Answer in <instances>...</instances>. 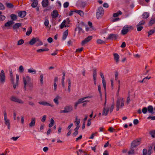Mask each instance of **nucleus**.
<instances>
[{
  "instance_id": "60",
  "label": "nucleus",
  "mask_w": 155,
  "mask_h": 155,
  "mask_svg": "<svg viewBox=\"0 0 155 155\" xmlns=\"http://www.w3.org/2000/svg\"><path fill=\"white\" fill-rule=\"evenodd\" d=\"M5 120V124L6 125V124H8L10 123V120L9 119H4Z\"/></svg>"
},
{
  "instance_id": "63",
  "label": "nucleus",
  "mask_w": 155,
  "mask_h": 155,
  "mask_svg": "<svg viewBox=\"0 0 155 155\" xmlns=\"http://www.w3.org/2000/svg\"><path fill=\"white\" fill-rule=\"evenodd\" d=\"M145 23V22L144 21H141L139 23L138 25L141 26V25H144Z\"/></svg>"
},
{
  "instance_id": "52",
  "label": "nucleus",
  "mask_w": 155,
  "mask_h": 155,
  "mask_svg": "<svg viewBox=\"0 0 155 155\" xmlns=\"http://www.w3.org/2000/svg\"><path fill=\"white\" fill-rule=\"evenodd\" d=\"M102 83L103 84V87L105 91L106 90V82L105 80H104L102 81Z\"/></svg>"
},
{
  "instance_id": "58",
  "label": "nucleus",
  "mask_w": 155,
  "mask_h": 155,
  "mask_svg": "<svg viewBox=\"0 0 155 155\" xmlns=\"http://www.w3.org/2000/svg\"><path fill=\"white\" fill-rule=\"evenodd\" d=\"M19 137H12L11 138V139L14 141H16Z\"/></svg>"
},
{
  "instance_id": "37",
  "label": "nucleus",
  "mask_w": 155,
  "mask_h": 155,
  "mask_svg": "<svg viewBox=\"0 0 155 155\" xmlns=\"http://www.w3.org/2000/svg\"><path fill=\"white\" fill-rule=\"evenodd\" d=\"M11 18L12 21L15 20L17 19V16L14 14L11 15Z\"/></svg>"
},
{
  "instance_id": "36",
  "label": "nucleus",
  "mask_w": 155,
  "mask_h": 155,
  "mask_svg": "<svg viewBox=\"0 0 155 155\" xmlns=\"http://www.w3.org/2000/svg\"><path fill=\"white\" fill-rule=\"evenodd\" d=\"M28 87H29L30 90H32L33 87V83L31 82L30 83L27 84Z\"/></svg>"
},
{
  "instance_id": "33",
  "label": "nucleus",
  "mask_w": 155,
  "mask_h": 155,
  "mask_svg": "<svg viewBox=\"0 0 155 155\" xmlns=\"http://www.w3.org/2000/svg\"><path fill=\"white\" fill-rule=\"evenodd\" d=\"M2 12H0V21H3L6 18L5 16L2 15Z\"/></svg>"
},
{
  "instance_id": "46",
  "label": "nucleus",
  "mask_w": 155,
  "mask_h": 155,
  "mask_svg": "<svg viewBox=\"0 0 155 155\" xmlns=\"http://www.w3.org/2000/svg\"><path fill=\"white\" fill-rule=\"evenodd\" d=\"M130 101V95H128L126 101V103L128 104Z\"/></svg>"
},
{
  "instance_id": "5",
  "label": "nucleus",
  "mask_w": 155,
  "mask_h": 155,
  "mask_svg": "<svg viewBox=\"0 0 155 155\" xmlns=\"http://www.w3.org/2000/svg\"><path fill=\"white\" fill-rule=\"evenodd\" d=\"M10 100L12 101L17 103L19 104H23L24 103V102L21 99L15 96H12L11 97Z\"/></svg>"
},
{
  "instance_id": "59",
  "label": "nucleus",
  "mask_w": 155,
  "mask_h": 155,
  "mask_svg": "<svg viewBox=\"0 0 155 155\" xmlns=\"http://www.w3.org/2000/svg\"><path fill=\"white\" fill-rule=\"evenodd\" d=\"M5 8V7L0 2V10H4Z\"/></svg>"
},
{
  "instance_id": "6",
  "label": "nucleus",
  "mask_w": 155,
  "mask_h": 155,
  "mask_svg": "<svg viewBox=\"0 0 155 155\" xmlns=\"http://www.w3.org/2000/svg\"><path fill=\"white\" fill-rule=\"evenodd\" d=\"M5 81V77L4 71L2 70L0 74V84L2 85Z\"/></svg>"
},
{
  "instance_id": "23",
  "label": "nucleus",
  "mask_w": 155,
  "mask_h": 155,
  "mask_svg": "<svg viewBox=\"0 0 155 155\" xmlns=\"http://www.w3.org/2000/svg\"><path fill=\"white\" fill-rule=\"evenodd\" d=\"M147 110L148 112L149 113L153 114V106L151 105H149L148 106Z\"/></svg>"
},
{
  "instance_id": "13",
  "label": "nucleus",
  "mask_w": 155,
  "mask_h": 155,
  "mask_svg": "<svg viewBox=\"0 0 155 155\" xmlns=\"http://www.w3.org/2000/svg\"><path fill=\"white\" fill-rule=\"evenodd\" d=\"M21 26V24L20 23H17L15 24L12 27L13 30L17 32L18 30Z\"/></svg>"
},
{
  "instance_id": "16",
  "label": "nucleus",
  "mask_w": 155,
  "mask_h": 155,
  "mask_svg": "<svg viewBox=\"0 0 155 155\" xmlns=\"http://www.w3.org/2000/svg\"><path fill=\"white\" fill-rule=\"evenodd\" d=\"M38 103L40 105H42L44 106H50L51 107H54V105L53 104H50L48 102L45 101L39 102H38Z\"/></svg>"
},
{
  "instance_id": "7",
  "label": "nucleus",
  "mask_w": 155,
  "mask_h": 155,
  "mask_svg": "<svg viewBox=\"0 0 155 155\" xmlns=\"http://www.w3.org/2000/svg\"><path fill=\"white\" fill-rule=\"evenodd\" d=\"M84 25L83 23H81L79 24L76 27L75 29V31H78V34L79 35L81 34V33H83L84 32L83 29H82V27Z\"/></svg>"
},
{
  "instance_id": "61",
  "label": "nucleus",
  "mask_w": 155,
  "mask_h": 155,
  "mask_svg": "<svg viewBox=\"0 0 155 155\" xmlns=\"http://www.w3.org/2000/svg\"><path fill=\"white\" fill-rule=\"evenodd\" d=\"M78 134V131H75V132L73 133L72 135L73 136V137H75Z\"/></svg>"
},
{
  "instance_id": "51",
  "label": "nucleus",
  "mask_w": 155,
  "mask_h": 155,
  "mask_svg": "<svg viewBox=\"0 0 155 155\" xmlns=\"http://www.w3.org/2000/svg\"><path fill=\"white\" fill-rule=\"evenodd\" d=\"M147 150L146 149H144L143 150V155H147Z\"/></svg>"
},
{
  "instance_id": "1",
  "label": "nucleus",
  "mask_w": 155,
  "mask_h": 155,
  "mask_svg": "<svg viewBox=\"0 0 155 155\" xmlns=\"http://www.w3.org/2000/svg\"><path fill=\"white\" fill-rule=\"evenodd\" d=\"M104 13V10L102 7H99L97 11L96 17L97 19L101 18L103 16Z\"/></svg>"
},
{
  "instance_id": "57",
  "label": "nucleus",
  "mask_w": 155,
  "mask_h": 155,
  "mask_svg": "<svg viewBox=\"0 0 155 155\" xmlns=\"http://www.w3.org/2000/svg\"><path fill=\"white\" fill-rule=\"evenodd\" d=\"M46 115H44L41 120V121L43 122H44L46 120Z\"/></svg>"
},
{
  "instance_id": "25",
  "label": "nucleus",
  "mask_w": 155,
  "mask_h": 155,
  "mask_svg": "<svg viewBox=\"0 0 155 155\" xmlns=\"http://www.w3.org/2000/svg\"><path fill=\"white\" fill-rule=\"evenodd\" d=\"M33 2L32 3L31 6L33 8L36 7L38 4V2L37 0H31Z\"/></svg>"
},
{
  "instance_id": "40",
  "label": "nucleus",
  "mask_w": 155,
  "mask_h": 155,
  "mask_svg": "<svg viewBox=\"0 0 155 155\" xmlns=\"http://www.w3.org/2000/svg\"><path fill=\"white\" fill-rule=\"evenodd\" d=\"M142 111L143 114H146L148 111L147 108L146 107H143L142 108Z\"/></svg>"
},
{
  "instance_id": "22",
  "label": "nucleus",
  "mask_w": 155,
  "mask_h": 155,
  "mask_svg": "<svg viewBox=\"0 0 155 155\" xmlns=\"http://www.w3.org/2000/svg\"><path fill=\"white\" fill-rule=\"evenodd\" d=\"M48 5V0H43L42 2V5L43 7H46Z\"/></svg>"
},
{
  "instance_id": "38",
  "label": "nucleus",
  "mask_w": 155,
  "mask_h": 155,
  "mask_svg": "<svg viewBox=\"0 0 155 155\" xmlns=\"http://www.w3.org/2000/svg\"><path fill=\"white\" fill-rule=\"evenodd\" d=\"M49 50V49L48 48L46 49H38L37 50V52L38 53H41L43 51H48Z\"/></svg>"
},
{
  "instance_id": "48",
  "label": "nucleus",
  "mask_w": 155,
  "mask_h": 155,
  "mask_svg": "<svg viewBox=\"0 0 155 155\" xmlns=\"http://www.w3.org/2000/svg\"><path fill=\"white\" fill-rule=\"evenodd\" d=\"M129 155H133L134 154V150L133 149H131L128 152Z\"/></svg>"
},
{
  "instance_id": "8",
  "label": "nucleus",
  "mask_w": 155,
  "mask_h": 155,
  "mask_svg": "<svg viewBox=\"0 0 155 155\" xmlns=\"http://www.w3.org/2000/svg\"><path fill=\"white\" fill-rule=\"evenodd\" d=\"M92 96H88L84 97H83L79 99L78 100V101L79 103L80 104L84 103V102H89V101L87 100H84L85 99L87 98H92Z\"/></svg>"
},
{
  "instance_id": "45",
  "label": "nucleus",
  "mask_w": 155,
  "mask_h": 155,
  "mask_svg": "<svg viewBox=\"0 0 155 155\" xmlns=\"http://www.w3.org/2000/svg\"><path fill=\"white\" fill-rule=\"evenodd\" d=\"M43 76L42 74L40 75V81L41 84H43Z\"/></svg>"
},
{
  "instance_id": "4",
  "label": "nucleus",
  "mask_w": 155,
  "mask_h": 155,
  "mask_svg": "<svg viewBox=\"0 0 155 155\" xmlns=\"http://www.w3.org/2000/svg\"><path fill=\"white\" fill-rule=\"evenodd\" d=\"M106 95H105V100L104 104V106L103 107L102 112V115L104 116H107L108 115L109 111V108L106 106Z\"/></svg>"
},
{
  "instance_id": "18",
  "label": "nucleus",
  "mask_w": 155,
  "mask_h": 155,
  "mask_svg": "<svg viewBox=\"0 0 155 155\" xmlns=\"http://www.w3.org/2000/svg\"><path fill=\"white\" fill-rule=\"evenodd\" d=\"M114 60L116 63H118L119 61V55L117 53L114 54Z\"/></svg>"
},
{
  "instance_id": "31",
  "label": "nucleus",
  "mask_w": 155,
  "mask_h": 155,
  "mask_svg": "<svg viewBox=\"0 0 155 155\" xmlns=\"http://www.w3.org/2000/svg\"><path fill=\"white\" fill-rule=\"evenodd\" d=\"M32 31V28L31 27H29L26 33V35L28 36L31 33Z\"/></svg>"
},
{
  "instance_id": "34",
  "label": "nucleus",
  "mask_w": 155,
  "mask_h": 155,
  "mask_svg": "<svg viewBox=\"0 0 155 155\" xmlns=\"http://www.w3.org/2000/svg\"><path fill=\"white\" fill-rule=\"evenodd\" d=\"M149 16V13L147 12H144L142 15V18H147Z\"/></svg>"
},
{
  "instance_id": "39",
  "label": "nucleus",
  "mask_w": 155,
  "mask_h": 155,
  "mask_svg": "<svg viewBox=\"0 0 155 155\" xmlns=\"http://www.w3.org/2000/svg\"><path fill=\"white\" fill-rule=\"evenodd\" d=\"M150 134L151 135L152 137L154 138L155 137V130L151 131L150 132Z\"/></svg>"
},
{
  "instance_id": "20",
  "label": "nucleus",
  "mask_w": 155,
  "mask_h": 155,
  "mask_svg": "<svg viewBox=\"0 0 155 155\" xmlns=\"http://www.w3.org/2000/svg\"><path fill=\"white\" fill-rule=\"evenodd\" d=\"M39 40L38 38H33L30 41L29 43L31 45H33L37 41H38Z\"/></svg>"
},
{
  "instance_id": "43",
  "label": "nucleus",
  "mask_w": 155,
  "mask_h": 155,
  "mask_svg": "<svg viewBox=\"0 0 155 155\" xmlns=\"http://www.w3.org/2000/svg\"><path fill=\"white\" fill-rule=\"evenodd\" d=\"M155 22V19H152L150 20L149 22V25H152L153 24H154Z\"/></svg>"
},
{
  "instance_id": "3",
  "label": "nucleus",
  "mask_w": 155,
  "mask_h": 155,
  "mask_svg": "<svg viewBox=\"0 0 155 155\" xmlns=\"http://www.w3.org/2000/svg\"><path fill=\"white\" fill-rule=\"evenodd\" d=\"M23 81L24 83V86L25 89H26L27 84L31 82L30 77L27 76L23 77Z\"/></svg>"
},
{
  "instance_id": "53",
  "label": "nucleus",
  "mask_w": 155,
  "mask_h": 155,
  "mask_svg": "<svg viewBox=\"0 0 155 155\" xmlns=\"http://www.w3.org/2000/svg\"><path fill=\"white\" fill-rule=\"evenodd\" d=\"M98 44H102L104 43V41L101 39H98L97 41Z\"/></svg>"
},
{
  "instance_id": "19",
  "label": "nucleus",
  "mask_w": 155,
  "mask_h": 155,
  "mask_svg": "<svg viewBox=\"0 0 155 155\" xmlns=\"http://www.w3.org/2000/svg\"><path fill=\"white\" fill-rule=\"evenodd\" d=\"M35 118H31V122L29 124V126L30 127H32L35 125Z\"/></svg>"
},
{
  "instance_id": "11",
  "label": "nucleus",
  "mask_w": 155,
  "mask_h": 155,
  "mask_svg": "<svg viewBox=\"0 0 155 155\" xmlns=\"http://www.w3.org/2000/svg\"><path fill=\"white\" fill-rule=\"evenodd\" d=\"M72 110V107L71 106H66L64 107V110H60V113H68L71 111Z\"/></svg>"
},
{
  "instance_id": "27",
  "label": "nucleus",
  "mask_w": 155,
  "mask_h": 155,
  "mask_svg": "<svg viewBox=\"0 0 155 155\" xmlns=\"http://www.w3.org/2000/svg\"><path fill=\"white\" fill-rule=\"evenodd\" d=\"M68 30H66L63 34L62 39L63 40H65L67 38V36L68 35Z\"/></svg>"
},
{
  "instance_id": "2",
  "label": "nucleus",
  "mask_w": 155,
  "mask_h": 155,
  "mask_svg": "<svg viewBox=\"0 0 155 155\" xmlns=\"http://www.w3.org/2000/svg\"><path fill=\"white\" fill-rule=\"evenodd\" d=\"M133 30V27L132 26L126 25H125L123 28L121 30V33L122 35H125L127 34L129 31V30Z\"/></svg>"
},
{
  "instance_id": "54",
  "label": "nucleus",
  "mask_w": 155,
  "mask_h": 155,
  "mask_svg": "<svg viewBox=\"0 0 155 155\" xmlns=\"http://www.w3.org/2000/svg\"><path fill=\"white\" fill-rule=\"evenodd\" d=\"M69 3L68 2H65L63 4V6L64 8H67L69 5Z\"/></svg>"
},
{
  "instance_id": "41",
  "label": "nucleus",
  "mask_w": 155,
  "mask_h": 155,
  "mask_svg": "<svg viewBox=\"0 0 155 155\" xmlns=\"http://www.w3.org/2000/svg\"><path fill=\"white\" fill-rule=\"evenodd\" d=\"M6 5L7 7L9 8H12L13 7V5L11 3H6Z\"/></svg>"
},
{
  "instance_id": "21",
  "label": "nucleus",
  "mask_w": 155,
  "mask_h": 155,
  "mask_svg": "<svg viewBox=\"0 0 155 155\" xmlns=\"http://www.w3.org/2000/svg\"><path fill=\"white\" fill-rule=\"evenodd\" d=\"M58 15V12L56 10H54L51 13V16L53 18L57 17Z\"/></svg>"
},
{
  "instance_id": "28",
  "label": "nucleus",
  "mask_w": 155,
  "mask_h": 155,
  "mask_svg": "<svg viewBox=\"0 0 155 155\" xmlns=\"http://www.w3.org/2000/svg\"><path fill=\"white\" fill-rule=\"evenodd\" d=\"M9 72L11 81L12 84H14V80L12 70H10L9 71Z\"/></svg>"
},
{
  "instance_id": "35",
  "label": "nucleus",
  "mask_w": 155,
  "mask_h": 155,
  "mask_svg": "<svg viewBox=\"0 0 155 155\" xmlns=\"http://www.w3.org/2000/svg\"><path fill=\"white\" fill-rule=\"evenodd\" d=\"M54 121L52 118H51L50 120V123L49 124V127H51L54 125Z\"/></svg>"
},
{
  "instance_id": "15",
  "label": "nucleus",
  "mask_w": 155,
  "mask_h": 155,
  "mask_svg": "<svg viewBox=\"0 0 155 155\" xmlns=\"http://www.w3.org/2000/svg\"><path fill=\"white\" fill-rule=\"evenodd\" d=\"M14 23V22L12 20L9 21L6 23L5 24L4 26L2 27V28H4L5 27L9 28Z\"/></svg>"
},
{
  "instance_id": "42",
  "label": "nucleus",
  "mask_w": 155,
  "mask_h": 155,
  "mask_svg": "<svg viewBox=\"0 0 155 155\" xmlns=\"http://www.w3.org/2000/svg\"><path fill=\"white\" fill-rule=\"evenodd\" d=\"M24 43V41L23 39H20L18 41L17 43V45H19L22 44Z\"/></svg>"
},
{
  "instance_id": "50",
  "label": "nucleus",
  "mask_w": 155,
  "mask_h": 155,
  "mask_svg": "<svg viewBox=\"0 0 155 155\" xmlns=\"http://www.w3.org/2000/svg\"><path fill=\"white\" fill-rule=\"evenodd\" d=\"M93 79H96L97 78V72L96 70H94L93 72Z\"/></svg>"
},
{
  "instance_id": "10",
  "label": "nucleus",
  "mask_w": 155,
  "mask_h": 155,
  "mask_svg": "<svg viewBox=\"0 0 155 155\" xmlns=\"http://www.w3.org/2000/svg\"><path fill=\"white\" fill-rule=\"evenodd\" d=\"M118 101H119V104H120L119 106H120V107L121 108H122L124 106V98L122 97H117V101L116 104H117Z\"/></svg>"
},
{
  "instance_id": "12",
  "label": "nucleus",
  "mask_w": 155,
  "mask_h": 155,
  "mask_svg": "<svg viewBox=\"0 0 155 155\" xmlns=\"http://www.w3.org/2000/svg\"><path fill=\"white\" fill-rule=\"evenodd\" d=\"M92 39V36H89L85 38L81 42V45H83L89 42Z\"/></svg>"
},
{
  "instance_id": "17",
  "label": "nucleus",
  "mask_w": 155,
  "mask_h": 155,
  "mask_svg": "<svg viewBox=\"0 0 155 155\" xmlns=\"http://www.w3.org/2000/svg\"><path fill=\"white\" fill-rule=\"evenodd\" d=\"M26 12L25 11H20L18 13V16L21 18H24L26 15Z\"/></svg>"
},
{
  "instance_id": "29",
  "label": "nucleus",
  "mask_w": 155,
  "mask_h": 155,
  "mask_svg": "<svg viewBox=\"0 0 155 155\" xmlns=\"http://www.w3.org/2000/svg\"><path fill=\"white\" fill-rule=\"evenodd\" d=\"M75 13L79 14L81 16H83L84 15V12L81 10H78L74 11Z\"/></svg>"
},
{
  "instance_id": "47",
  "label": "nucleus",
  "mask_w": 155,
  "mask_h": 155,
  "mask_svg": "<svg viewBox=\"0 0 155 155\" xmlns=\"http://www.w3.org/2000/svg\"><path fill=\"white\" fill-rule=\"evenodd\" d=\"M137 31H141L142 30V29L143 28V27L139 25H137Z\"/></svg>"
},
{
  "instance_id": "26",
  "label": "nucleus",
  "mask_w": 155,
  "mask_h": 155,
  "mask_svg": "<svg viewBox=\"0 0 155 155\" xmlns=\"http://www.w3.org/2000/svg\"><path fill=\"white\" fill-rule=\"evenodd\" d=\"M60 98L59 96L57 95L53 100L54 102L57 105L59 104V103L58 100Z\"/></svg>"
},
{
  "instance_id": "55",
  "label": "nucleus",
  "mask_w": 155,
  "mask_h": 155,
  "mask_svg": "<svg viewBox=\"0 0 155 155\" xmlns=\"http://www.w3.org/2000/svg\"><path fill=\"white\" fill-rule=\"evenodd\" d=\"M65 76H62V79H61V83H62V85L64 87V79H65Z\"/></svg>"
},
{
  "instance_id": "62",
  "label": "nucleus",
  "mask_w": 155,
  "mask_h": 155,
  "mask_svg": "<svg viewBox=\"0 0 155 155\" xmlns=\"http://www.w3.org/2000/svg\"><path fill=\"white\" fill-rule=\"evenodd\" d=\"M139 123V121L137 119H134L133 121L134 124L135 125Z\"/></svg>"
},
{
  "instance_id": "30",
  "label": "nucleus",
  "mask_w": 155,
  "mask_h": 155,
  "mask_svg": "<svg viewBox=\"0 0 155 155\" xmlns=\"http://www.w3.org/2000/svg\"><path fill=\"white\" fill-rule=\"evenodd\" d=\"M66 21L65 20H64L62 22V23L61 24V25H60V27L61 29H62L64 27H66L67 26L66 25Z\"/></svg>"
},
{
  "instance_id": "64",
  "label": "nucleus",
  "mask_w": 155,
  "mask_h": 155,
  "mask_svg": "<svg viewBox=\"0 0 155 155\" xmlns=\"http://www.w3.org/2000/svg\"><path fill=\"white\" fill-rule=\"evenodd\" d=\"M147 118L148 119H151L152 120H155V116H149Z\"/></svg>"
},
{
  "instance_id": "44",
  "label": "nucleus",
  "mask_w": 155,
  "mask_h": 155,
  "mask_svg": "<svg viewBox=\"0 0 155 155\" xmlns=\"http://www.w3.org/2000/svg\"><path fill=\"white\" fill-rule=\"evenodd\" d=\"M19 71L20 73H22L24 71V68L22 65H20L19 67Z\"/></svg>"
},
{
  "instance_id": "32",
  "label": "nucleus",
  "mask_w": 155,
  "mask_h": 155,
  "mask_svg": "<svg viewBox=\"0 0 155 155\" xmlns=\"http://www.w3.org/2000/svg\"><path fill=\"white\" fill-rule=\"evenodd\" d=\"M122 14V12L120 10L117 11V12L116 13H114L113 14V16L114 17H118L119 15H121Z\"/></svg>"
},
{
  "instance_id": "24",
  "label": "nucleus",
  "mask_w": 155,
  "mask_h": 155,
  "mask_svg": "<svg viewBox=\"0 0 155 155\" xmlns=\"http://www.w3.org/2000/svg\"><path fill=\"white\" fill-rule=\"evenodd\" d=\"M28 72L29 73H31L32 74H35L36 73V71L33 68H31L28 70Z\"/></svg>"
},
{
  "instance_id": "14",
  "label": "nucleus",
  "mask_w": 155,
  "mask_h": 155,
  "mask_svg": "<svg viewBox=\"0 0 155 155\" xmlns=\"http://www.w3.org/2000/svg\"><path fill=\"white\" fill-rule=\"evenodd\" d=\"M140 144V141L139 140H137L134 141L131 143V146L132 148H134Z\"/></svg>"
},
{
  "instance_id": "49",
  "label": "nucleus",
  "mask_w": 155,
  "mask_h": 155,
  "mask_svg": "<svg viewBox=\"0 0 155 155\" xmlns=\"http://www.w3.org/2000/svg\"><path fill=\"white\" fill-rule=\"evenodd\" d=\"M154 32V30H151L150 31L148 32V36L149 37V36L153 34Z\"/></svg>"
},
{
  "instance_id": "56",
  "label": "nucleus",
  "mask_w": 155,
  "mask_h": 155,
  "mask_svg": "<svg viewBox=\"0 0 155 155\" xmlns=\"http://www.w3.org/2000/svg\"><path fill=\"white\" fill-rule=\"evenodd\" d=\"M44 24L46 26H48L49 24V21L48 20L46 19L45 22Z\"/></svg>"
},
{
  "instance_id": "9",
  "label": "nucleus",
  "mask_w": 155,
  "mask_h": 155,
  "mask_svg": "<svg viewBox=\"0 0 155 155\" xmlns=\"http://www.w3.org/2000/svg\"><path fill=\"white\" fill-rule=\"evenodd\" d=\"M118 37V35L117 34H110L108 35L107 38V39H110L111 40H116Z\"/></svg>"
}]
</instances>
